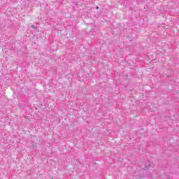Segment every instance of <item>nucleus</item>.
Instances as JSON below:
<instances>
[{"instance_id":"7ed1b4c3","label":"nucleus","mask_w":179,"mask_h":179,"mask_svg":"<svg viewBox=\"0 0 179 179\" xmlns=\"http://www.w3.org/2000/svg\"><path fill=\"white\" fill-rule=\"evenodd\" d=\"M96 9H99V6H96Z\"/></svg>"},{"instance_id":"f257e3e1","label":"nucleus","mask_w":179,"mask_h":179,"mask_svg":"<svg viewBox=\"0 0 179 179\" xmlns=\"http://www.w3.org/2000/svg\"><path fill=\"white\" fill-rule=\"evenodd\" d=\"M150 167H153V163L148 161L147 162H145V167L143 169V170H149Z\"/></svg>"},{"instance_id":"f03ea898","label":"nucleus","mask_w":179,"mask_h":179,"mask_svg":"<svg viewBox=\"0 0 179 179\" xmlns=\"http://www.w3.org/2000/svg\"><path fill=\"white\" fill-rule=\"evenodd\" d=\"M31 29H34V30H37V27H36L34 25H31Z\"/></svg>"}]
</instances>
